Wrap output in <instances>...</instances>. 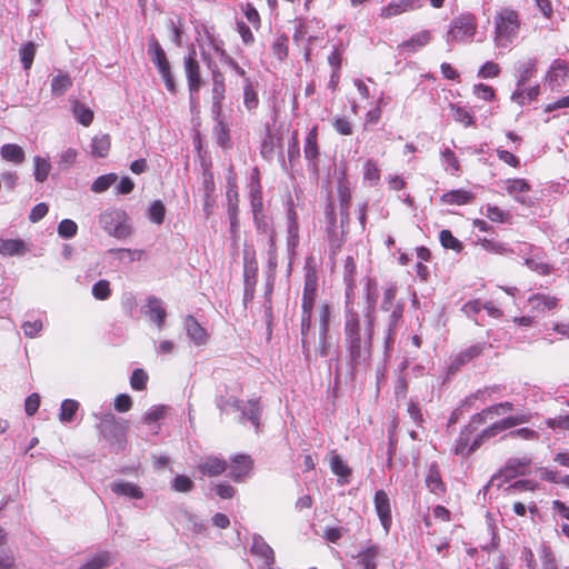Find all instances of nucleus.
Listing matches in <instances>:
<instances>
[{
  "label": "nucleus",
  "instance_id": "a211bd4d",
  "mask_svg": "<svg viewBox=\"0 0 569 569\" xmlns=\"http://www.w3.org/2000/svg\"><path fill=\"white\" fill-rule=\"evenodd\" d=\"M252 466L253 461L250 456L236 455L231 459L229 476L233 481L241 482L249 475Z\"/></svg>",
  "mask_w": 569,
  "mask_h": 569
},
{
  "label": "nucleus",
  "instance_id": "864d4df0",
  "mask_svg": "<svg viewBox=\"0 0 569 569\" xmlns=\"http://www.w3.org/2000/svg\"><path fill=\"white\" fill-rule=\"evenodd\" d=\"M214 51L220 56V60L226 66L230 67L232 70L236 71L237 74L246 79V71L243 68H241L238 62L229 56L219 44L213 43Z\"/></svg>",
  "mask_w": 569,
  "mask_h": 569
},
{
  "label": "nucleus",
  "instance_id": "cd10ccee",
  "mask_svg": "<svg viewBox=\"0 0 569 569\" xmlns=\"http://www.w3.org/2000/svg\"><path fill=\"white\" fill-rule=\"evenodd\" d=\"M487 343H476L463 351H461L451 362L449 369L451 371L459 370L460 367L470 362L472 359L479 357L485 349L487 348Z\"/></svg>",
  "mask_w": 569,
  "mask_h": 569
},
{
  "label": "nucleus",
  "instance_id": "bf43d9fd",
  "mask_svg": "<svg viewBox=\"0 0 569 569\" xmlns=\"http://www.w3.org/2000/svg\"><path fill=\"white\" fill-rule=\"evenodd\" d=\"M330 319L331 307L327 303H323L319 312V336H322V338L329 335Z\"/></svg>",
  "mask_w": 569,
  "mask_h": 569
},
{
  "label": "nucleus",
  "instance_id": "0eeeda50",
  "mask_svg": "<svg viewBox=\"0 0 569 569\" xmlns=\"http://www.w3.org/2000/svg\"><path fill=\"white\" fill-rule=\"evenodd\" d=\"M257 276H258V262L256 260L254 253H250L248 250L243 251V286L244 300H251L254 295V288L257 284Z\"/></svg>",
  "mask_w": 569,
  "mask_h": 569
},
{
  "label": "nucleus",
  "instance_id": "37998d69",
  "mask_svg": "<svg viewBox=\"0 0 569 569\" xmlns=\"http://www.w3.org/2000/svg\"><path fill=\"white\" fill-rule=\"evenodd\" d=\"M287 231H288V238H287L288 250L293 253L299 243V226H298L296 216H288Z\"/></svg>",
  "mask_w": 569,
  "mask_h": 569
},
{
  "label": "nucleus",
  "instance_id": "c9c22d12",
  "mask_svg": "<svg viewBox=\"0 0 569 569\" xmlns=\"http://www.w3.org/2000/svg\"><path fill=\"white\" fill-rule=\"evenodd\" d=\"M356 263L352 257H347L343 266V281L346 283V301H350V296L355 287Z\"/></svg>",
  "mask_w": 569,
  "mask_h": 569
},
{
  "label": "nucleus",
  "instance_id": "ea45409f",
  "mask_svg": "<svg viewBox=\"0 0 569 569\" xmlns=\"http://www.w3.org/2000/svg\"><path fill=\"white\" fill-rule=\"evenodd\" d=\"M111 563V557L108 551H99L89 558L81 567L78 569H103L109 567Z\"/></svg>",
  "mask_w": 569,
  "mask_h": 569
},
{
  "label": "nucleus",
  "instance_id": "f8f14e48",
  "mask_svg": "<svg viewBox=\"0 0 569 569\" xmlns=\"http://www.w3.org/2000/svg\"><path fill=\"white\" fill-rule=\"evenodd\" d=\"M240 419L239 421L241 423H244L249 421L251 426L254 428V430L258 432L261 425V417H262V406L260 403L259 398L249 399L248 401L241 400V408H240Z\"/></svg>",
  "mask_w": 569,
  "mask_h": 569
},
{
  "label": "nucleus",
  "instance_id": "e2e57ef3",
  "mask_svg": "<svg viewBox=\"0 0 569 569\" xmlns=\"http://www.w3.org/2000/svg\"><path fill=\"white\" fill-rule=\"evenodd\" d=\"M148 375L143 369H134L130 377V386L132 389L141 391L146 389Z\"/></svg>",
  "mask_w": 569,
  "mask_h": 569
},
{
  "label": "nucleus",
  "instance_id": "20e7f679",
  "mask_svg": "<svg viewBox=\"0 0 569 569\" xmlns=\"http://www.w3.org/2000/svg\"><path fill=\"white\" fill-rule=\"evenodd\" d=\"M476 31V17L471 13H462L452 20L451 27L446 34V41L449 44L453 42H469L472 40Z\"/></svg>",
  "mask_w": 569,
  "mask_h": 569
},
{
  "label": "nucleus",
  "instance_id": "0e129e2a",
  "mask_svg": "<svg viewBox=\"0 0 569 569\" xmlns=\"http://www.w3.org/2000/svg\"><path fill=\"white\" fill-rule=\"evenodd\" d=\"M272 53L279 59L283 60L288 56V37L281 34L277 37L272 43Z\"/></svg>",
  "mask_w": 569,
  "mask_h": 569
},
{
  "label": "nucleus",
  "instance_id": "2f4dec72",
  "mask_svg": "<svg viewBox=\"0 0 569 569\" xmlns=\"http://www.w3.org/2000/svg\"><path fill=\"white\" fill-rule=\"evenodd\" d=\"M426 486L430 490V492L435 495H442L446 491V486L441 479L439 467L436 462H432L429 466L426 476Z\"/></svg>",
  "mask_w": 569,
  "mask_h": 569
},
{
  "label": "nucleus",
  "instance_id": "a18cd8bd",
  "mask_svg": "<svg viewBox=\"0 0 569 569\" xmlns=\"http://www.w3.org/2000/svg\"><path fill=\"white\" fill-rule=\"evenodd\" d=\"M396 295H397V288L395 286L390 284L387 288H385L382 301L380 305V309L383 312L390 313V312H392V310L396 309V307L398 305H403L402 302L396 301Z\"/></svg>",
  "mask_w": 569,
  "mask_h": 569
},
{
  "label": "nucleus",
  "instance_id": "72a5a7b5",
  "mask_svg": "<svg viewBox=\"0 0 569 569\" xmlns=\"http://www.w3.org/2000/svg\"><path fill=\"white\" fill-rule=\"evenodd\" d=\"M378 556H379L378 546H376V545L369 546L358 553V556H357L358 563L363 569H376Z\"/></svg>",
  "mask_w": 569,
  "mask_h": 569
},
{
  "label": "nucleus",
  "instance_id": "4468645a",
  "mask_svg": "<svg viewBox=\"0 0 569 569\" xmlns=\"http://www.w3.org/2000/svg\"><path fill=\"white\" fill-rule=\"evenodd\" d=\"M373 502L381 526L383 527L385 532L388 533L392 525V516L390 499L387 492L382 489L377 490L375 493Z\"/></svg>",
  "mask_w": 569,
  "mask_h": 569
},
{
  "label": "nucleus",
  "instance_id": "dca6fc26",
  "mask_svg": "<svg viewBox=\"0 0 569 569\" xmlns=\"http://www.w3.org/2000/svg\"><path fill=\"white\" fill-rule=\"evenodd\" d=\"M303 153L308 161V169L315 173L318 172V158L320 152L318 147V128L316 126L309 130L306 137Z\"/></svg>",
  "mask_w": 569,
  "mask_h": 569
},
{
  "label": "nucleus",
  "instance_id": "4d7b16f0",
  "mask_svg": "<svg viewBox=\"0 0 569 569\" xmlns=\"http://www.w3.org/2000/svg\"><path fill=\"white\" fill-rule=\"evenodd\" d=\"M19 54L23 69L29 70L36 56V44L33 42H27L20 48Z\"/></svg>",
  "mask_w": 569,
  "mask_h": 569
},
{
  "label": "nucleus",
  "instance_id": "b1692460",
  "mask_svg": "<svg viewBox=\"0 0 569 569\" xmlns=\"http://www.w3.org/2000/svg\"><path fill=\"white\" fill-rule=\"evenodd\" d=\"M506 189L517 201L529 204L531 203L530 186L525 179H512L506 181Z\"/></svg>",
  "mask_w": 569,
  "mask_h": 569
},
{
  "label": "nucleus",
  "instance_id": "5fc2aeb1",
  "mask_svg": "<svg viewBox=\"0 0 569 569\" xmlns=\"http://www.w3.org/2000/svg\"><path fill=\"white\" fill-rule=\"evenodd\" d=\"M214 117H217L214 114ZM217 119V126L214 127V134L217 139V143L222 148H228L230 146V133L228 126L220 119Z\"/></svg>",
  "mask_w": 569,
  "mask_h": 569
},
{
  "label": "nucleus",
  "instance_id": "4c0bfd02",
  "mask_svg": "<svg viewBox=\"0 0 569 569\" xmlns=\"http://www.w3.org/2000/svg\"><path fill=\"white\" fill-rule=\"evenodd\" d=\"M0 152L4 160L17 164L22 163L26 158L23 149L16 143L3 144Z\"/></svg>",
  "mask_w": 569,
  "mask_h": 569
},
{
  "label": "nucleus",
  "instance_id": "603ef678",
  "mask_svg": "<svg viewBox=\"0 0 569 569\" xmlns=\"http://www.w3.org/2000/svg\"><path fill=\"white\" fill-rule=\"evenodd\" d=\"M363 178L371 186L375 187L380 181V170L376 161L369 159L363 166Z\"/></svg>",
  "mask_w": 569,
  "mask_h": 569
},
{
  "label": "nucleus",
  "instance_id": "473e14b6",
  "mask_svg": "<svg viewBox=\"0 0 569 569\" xmlns=\"http://www.w3.org/2000/svg\"><path fill=\"white\" fill-rule=\"evenodd\" d=\"M431 40V34L428 30H423L413 34L409 40L403 41L399 44L401 51L413 53L420 48L425 47Z\"/></svg>",
  "mask_w": 569,
  "mask_h": 569
},
{
  "label": "nucleus",
  "instance_id": "09e8293b",
  "mask_svg": "<svg viewBox=\"0 0 569 569\" xmlns=\"http://www.w3.org/2000/svg\"><path fill=\"white\" fill-rule=\"evenodd\" d=\"M118 181L116 173H107L98 177L91 184V191L94 193H102L107 191Z\"/></svg>",
  "mask_w": 569,
  "mask_h": 569
},
{
  "label": "nucleus",
  "instance_id": "c756f323",
  "mask_svg": "<svg viewBox=\"0 0 569 569\" xmlns=\"http://www.w3.org/2000/svg\"><path fill=\"white\" fill-rule=\"evenodd\" d=\"M110 488L113 493H116L118 496H123V497H127L130 499L139 500V499H142L144 496L142 489L133 482H128V481H122V480L113 481L110 485Z\"/></svg>",
  "mask_w": 569,
  "mask_h": 569
},
{
  "label": "nucleus",
  "instance_id": "f3484780",
  "mask_svg": "<svg viewBox=\"0 0 569 569\" xmlns=\"http://www.w3.org/2000/svg\"><path fill=\"white\" fill-rule=\"evenodd\" d=\"M569 76V68L565 60L556 59L546 74V82L553 90L561 87Z\"/></svg>",
  "mask_w": 569,
  "mask_h": 569
},
{
  "label": "nucleus",
  "instance_id": "4be33fe9",
  "mask_svg": "<svg viewBox=\"0 0 569 569\" xmlns=\"http://www.w3.org/2000/svg\"><path fill=\"white\" fill-rule=\"evenodd\" d=\"M422 6L421 0H398L391 1L388 6L381 9L380 16L385 19L392 18L403 12L419 9Z\"/></svg>",
  "mask_w": 569,
  "mask_h": 569
},
{
  "label": "nucleus",
  "instance_id": "79ce46f5",
  "mask_svg": "<svg viewBox=\"0 0 569 569\" xmlns=\"http://www.w3.org/2000/svg\"><path fill=\"white\" fill-rule=\"evenodd\" d=\"M72 113L74 119L84 127L90 126L93 120V111L78 100L73 102Z\"/></svg>",
  "mask_w": 569,
  "mask_h": 569
},
{
  "label": "nucleus",
  "instance_id": "f704fd0d",
  "mask_svg": "<svg viewBox=\"0 0 569 569\" xmlns=\"http://www.w3.org/2000/svg\"><path fill=\"white\" fill-rule=\"evenodd\" d=\"M472 199L473 194L470 191L463 189L451 190L441 197L442 202L455 206L469 203Z\"/></svg>",
  "mask_w": 569,
  "mask_h": 569
},
{
  "label": "nucleus",
  "instance_id": "de8ad7c7",
  "mask_svg": "<svg viewBox=\"0 0 569 569\" xmlns=\"http://www.w3.org/2000/svg\"><path fill=\"white\" fill-rule=\"evenodd\" d=\"M226 197H227V201H228V213H237L238 210H239V207H238V191H237V186H236V182H234V178L233 177H229L228 180H227V191H226Z\"/></svg>",
  "mask_w": 569,
  "mask_h": 569
},
{
  "label": "nucleus",
  "instance_id": "3c124183",
  "mask_svg": "<svg viewBox=\"0 0 569 569\" xmlns=\"http://www.w3.org/2000/svg\"><path fill=\"white\" fill-rule=\"evenodd\" d=\"M109 253L116 256L120 261L128 260L129 262L139 261L142 259L144 251L138 249H110Z\"/></svg>",
  "mask_w": 569,
  "mask_h": 569
},
{
  "label": "nucleus",
  "instance_id": "338daca9",
  "mask_svg": "<svg viewBox=\"0 0 569 569\" xmlns=\"http://www.w3.org/2000/svg\"><path fill=\"white\" fill-rule=\"evenodd\" d=\"M193 481L183 475L177 476L171 482V488L178 492H189L193 489Z\"/></svg>",
  "mask_w": 569,
  "mask_h": 569
},
{
  "label": "nucleus",
  "instance_id": "412c9836",
  "mask_svg": "<svg viewBox=\"0 0 569 569\" xmlns=\"http://www.w3.org/2000/svg\"><path fill=\"white\" fill-rule=\"evenodd\" d=\"M379 290L375 280L368 279L365 287L366 306L362 310V317L376 321L377 302Z\"/></svg>",
  "mask_w": 569,
  "mask_h": 569
},
{
  "label": "nucleus",
  "instance_id": "9b49d317",
  "mask_svg": "<svg viewBox=\"0 0 569 569\" xmlns=\"http://www.w3.org/2000/svg\"><path fill=\"white\" fill-rule=\"evenodd\" d=\"M523 421L525 420L521 417H507L502 420L492 423L490 427L483 429L481 433L477 436V438L470 445V450H477L482 443L483 439L495 437L499 432L512 428L519 423H522Z\"/></svg>",
  "mask_w": 569,
  "mask_h": 569
},
{
  "label": "nucleus",
  "instance_id": "58836bf2",
  "mask_svg": "<svg viewBox=\"0 0 569 569\" xmlns=\"http://www.w3.org/2000/svg\"><path fill=\"white\" fill-rule=\"evenodd\" d=\"M72 86V79L68 73L59 71L51 80V92L54 96H62Z\"/></svg>",
  "mask_w": 569,
  "mask_h": 569
},
{
  "label": "nucleus",
  "instance_id": "a19ab883",
  "mask_svg": "<svg viewBox=\"0 0 569 569\" xmlns=\"http://www.w3.org/2000/svg\"><path fill=\"white\" fill-rule=\"evenodd\" d=\"M33 177L37 182H44L50 173L51 164L48 158L36 156L33 158Z\"/></svg>",
  "mask_w": 569,
  "mask_h": 569
},
{
  "label": "nucleus",
  "instance_id": "a878e982",
  "mask_svg": "<svg viewBox=\"0 0 569 569\" xmlns=\"http://www.w3.org/2000/svg\"><path fill=\"white\" fill-rule=\"evenodd\" d=\"M184 329L188 338L197 346L207 343L208 333L206 329L197 321L193 316H187L184 319Z\"/></svg>",
  "mask_w": 569,
  "mask_h": 569
},
{
  "label": "nucleus",
  "instance_id": "680f3d73",
  "mask_svg": "<svg viewBox=\"0 0 569 569\" xmlns=\"http://www.w3.org/2000/svg\"><path fill=\"white\" fill-rule=\"evenodd\" d=\"M91 292L97 300H107L111 296L110 282L104 279L97 281Z\"/></svg>",
  "mask_w": 569,
  "mask_h": 569
},
{
  "label": "nucleus",
  "instance_id": "5701e85b",
  "mask_svg": "<svg viewBox=\"0 0 569 569\" xmlns=\"http://www.w3.org/2000/svg\"><path fill=\"white\" fill-rule=\"evenodd\" d=\"M101 223L110 236L123 239L130 236L131 226L127 219L113 220V216H102Z\"/></svg>",
  "mask_w": 569,
  "mask_h": 569
},
{
  "label": "nucleus",
  "instance_id": "423d86ee",
  "mask_svg": "<svg viewBox=\"0 0 569 569\" xmlns=\"http://www.w3.org/2000/svg\"><path fill=\"white\" fill-rule=\"evenodd\" d=\"M349 216H327L326 232L332 253H336L343 243L345 226Z\"/></svg>",
  "mask_w": 569,
  "mask_h": 569
},
{
  "label": "nucleus",
  "instance_id": "7ed1b4c3",
  "mask_svg": "<svg viewBox=\"0 0 569 569\" xmlns=\"http://www.w3.org/2000/svg\"><path fill=\"white\" fill-rule=\"evenodd\" d=\"M99 429L102 437L112 446H116L117 451L124 449L127 433L126 422L117 420L113 413L108 412L100 418Z\"/></svg>",
  "mask_w": 569,
  "mask_h": 569
},
{
  "label": "nucleus",
  "instance_id": "774afa93",
  "mask_svg": "<svg viewBox=\"0 0 569 569\" xmlns=\"http://www.w3.org/2000/svg\"><path fill=\"white\" fill-rule=\"evenodd\" d=\"M78 151L73 148H68L59 154L58 164L62 170L70 168L77 160Z\"/></svg>",
  "mask_w": 569,
  "mask_h": 569
},
{
  "label": "nucleus",
  "instance_id": "e433bc0d",
  "mask_svg": "<svg viewBox=\"0 0 569 569\" xmlns=\"http://www.w3.org/2000/svg\"><path fill=\"white\" fill-rule=\"evenodd\" d=\"M536 59H527L525 61L519 62L517 71H518V81L517 87L525 86L531 77L536 72Z\"/></svg>",
  "mask_w": 569,
  "mask_h": 569
},
{
  "label": "nucleus",
  "instance_id": "bb28decb",
  "mask_svg": "<svg viewBox=\"0 0 569 569\" xmlns=\"http://www.w3.org/2000/svg\"><path fill=\"white\" fill-rule=\"evenodd\" d=\"M227 469V461L219 457L210 456L204 458L198 465V471L208 477H216L223 473Z\"/></svg>",
  "mask_w": 569,
  "mask_h": 569
},
{
  "label": "nucleus",
  "instance_id": "c03bdc74",
  "mask_svg": "<svg viewBox=\"0 0 569 569\" xmlns=\"http://www.w3.org/2000/svg\"><path fill=\"white\" fill-rule=\"evenodd\" d=\"M79 409V402L73 399H66L60 407L59 419L62 423L73 421L74 415Z\"/></svg>",
  "mask_w": 569,
  "mask_h": 569
},
{
  "label": "nucleus",
  "instance_id": "052dcab7",
  "mask_svg": "<svg viewBox=\"0 0 569 569\" xmlns=\"http://www.w3.org/2000/svg\"><path fill=\"white\" fill-rule=\"evenodd\" d=\"M439 239L441 246L446 249H452L457 252H460L462 249L461 242L456 237H453L449 230L440 231Z\"/></svg>",
  "mask_w": 569,
  "mask_h": 569
},
{
  "label": "nucleus",
  "instance_id": "13d9d810",
  "mask_svg": "<svg viewBox=\"0 0 569 569\" xmlns=\"http://www.w3.org/2000/svg\"><path fill=\"white\" fill-rule=\"evenodd\" d=\"M216 406L222 413L228 412L230 409L237 411L241 408V400L232 396H219L216 398Z\"/></svg>",
  "mask_w": 569,
  "mask_h": 569
},
{
  "label": "nucleus",
  "instance_id": "aec40b11",
  "mask_svg": "<svg viewBox=\"0 0 569 569\" xmlns=\"http://www.w3.org/2000/svg\"><path fill=\"white\" fill-rule=\"evenodd\" d=\"M251 553L263 560L264 566H273L276 562L274 551L267 543L264 538L258 533L252 536Z\"/></svg>",
  "mask_w": 569,
  "mask_h": 569
},
{
  "label": "nucleus",
  "instance_id": "9d476101",
  "mask_svg": "<svg viewBox=\"0 0 569 569\" xmlns=\"http://www.w3.org/2000/svg\"><path fill=\"white\" fill-rule=\"evenodd\" d=\"M318 289V274L317 270L312 266H306L305 272V286L302 293V311H312L316 302Z\"/></svg>",
  "mask_w": 569,
  "mask_h": 569
},
{
  "label": "nucleus",
  "instance_id": "7c9ffc66",
  "mask_svg": "<svg viewBox=\"0 0 569 569\" xmlns=\"http://www.w3.org/2000/svg\"><path fill=\"white\" fill-rule=\"evenodd\" d=\"M528 303L531 307V310L537 312H546L557 308L558 299L553 296L535 293L529 297Z\"/></svg>",
  "mask_w": 569,
  "mask_h": 569
},
{
  "label": "nucleus",
  "instance_id": "6e6d98bb",
  "mask_svg": "<svg viewBox=\"0 0 569 569\" xmlns=\"http://www.w3.org/2000/svg\"><path fill=\"white\" fill-rule=\"evenodd\" d=\"M470 433H471V431H469L467 428L460 432L459 438L457 439L456 446L453 449L455 455L468 456L469 453H471L473 451V450H470V446H469Z\"/></svg>",
  "mask_w": 569,
  "mask_h": 569
},
{
  "label": "nucleus",
  "instance_id": "6e6552de",
  "mask_svg": "<svg viewBox=\"0 0 569 569\" xmlns=\"http://www.w3.org/2000/svg\"><path fill=\"white\" fill-rule=\"evenodd\" d=\"M403 315V305H398L392 312L387 315L383 320V346L385 352L388 355L395 343L396 330L398 329Z\"/></svg>",
  "mask_w": 569,
  "mask_h": 569
},
{
  "label": "nucleus",
  "instance_id": "c85d7f7f",
  "mask_svg": "<svg viewBox=\"0 0 569 569\" xmlns=\"http://www.w3.org/2000/svg\"><path fill=\"white\" fill-rule=\"evenodd\" d=\"M248 187L252 213H259L262 210V192L259 181V171L257 168L252 171Z\"/></svg>",
  "mask_w": 569,
  "mask_h": 569
},
{
  "label": "nucleus",
  "instance_id": "f257e3e1",
  "mask_svg": "<svg viewBox=\"0 0 569 569\" xmlns=\"http://www.w3.org/2000/svg\"><path fill=\"white\" fill-rule=\"evenodd\" d=\"M375 320L361 318L350 301H346L345 308V347L352 372L366 367L372 353V337Z\"/></svg>",
  "mask_w": 569,
  "mask_h": 569
},
{
  "label": "nucleus",
  "instance_id": "393cba45",
  "mask_svg": "<svg viewBox=\"0 0 569 569\" xmlns=\"http://www.w3.org/2000/svg\"><path fill=\"white\" fill-rule=\"evenodd\" d=\"M147 308L149 319L157 325L159 330H162L164 328L167 317V311L162 301L154 296H150L147 299Z\"/></svg>",
  "mask_w": 569,
  "mask_h": 569
},
{
  "label": "nucleus",
  "instance_id": "6ab92c4d",
  "mask_svg": "<svg viewBox=\"0 0 569 569\" xmlns=\"http://www.w3.org/2000/svg\"><path fill=\"white\" fill-rule=\"evenodd\" d=\"M32 244L22 239L0 238V254L6 257H22L31 251Z\"/></svg>",
  "mask_w": 569,
  "mask_h": 569
},
{
  "label": "nucleus",
  "instance_id": "ddd939ff",
  "mask_svg": "<svg viewBox=\"0 0 569 569\" xmlns=\"http://www.w3.org/2000/svg\"><path fill=\"white\" fill-rule=\"evenodd\" d=\"M208 67L212 74V113L218 118L221 116L222 101L224 99V77L217 66H211L210 61L208 62Z\"/></svg>",
  "mask_w": 569,
  "mask_h": 569
},
{
  "label": "nucleus",
  "instance_id": "2eb2a0df",
  "mask_svg": "<svg viewBox=\"0 0 569 569\" xmlns=\"http://www.w3.org/2000/svg\"><path fill=\"white\" fill-rule=\"evenodd\" d=\"M529 253L525 258V264L540 276H548L553 272L552 264L546 261V254L538 248L529 246Z\"/></svg>",
  "mask_w": 569,
  "mask_h": 569
},
{
  "label": "nucleus",
  "instance_id": "8fccbe9b",
  "mask_svg": "<svg viewBox=\"0 0 569 569\" xmlns=\"http://www.w3.org/2000/svg\"><path fill=\"white\" fill-rule=\"evenodd\" d=\"M243 104L248 110H253L259 104V99L252 82L249 78L244 79L243 84Z\"/></svg>",
  "mask_w": 569,
  "mask_h": 569
},
{
  "label": "nucleus",
  "instance_id": "39448f33",
  "mask_svg": "<svg viewBox=\"0 0 569 569\" xmlns=\"http://www.w3.org/2000/svg\"><path fill=\"white\" fill-rule=\"evenodd\" d=\"M531 462L530 458H510L507 460L505 467L495 473L490 481L485 486V490H489L492 487L498 489L502 487L503 482L516 478L517 476L525 475V468Z\"/></svg>",
  "mask_w": 569,
  "mask_h": 569
},
{
  "label": "nucleus",
  "instance_id": "69168bd1",
  "mask_svg": "<svg viewBox=\"0 0 569 569\" xmlns=\"http://www.w3.org/2000/svg\"><path fill=\"white\" fill-rule=\"evenodd\" d=\"M441 158L446 170H450L451 174H456L459 171V161L457 160L455 153L449 148H446L441 152Z\"/></svg>",
  "mask_w": 569,
  "mask_h": 569
},
{
  "label": "nucleus",
  "instance_id": "f03ea898",
  "mask_svg": "<svg viewBox=\"0 0 569 569\" xmlns=\"http://www.w3.org/2000/svg\"><path fill=\"white\" fill-rule=\"evenodd\" d=\"M495 44L498 48H508L518 37L521 20L518 11L506 7L500 9L493 19Z\"/></svg>",
  "mask_w": 569,
  "mask_h": 569
},
{
  "label": "nucleus",
  "instance_id": "1a4fd4ad",
  "mask_svg": "<svg viewBox=\"0 0 569 569\" xmlns=\"http://www.w3.org/2000/svg\"><path fill=\"white\" fill-rule=\"evenodd\" d=\"M183 66L191 96L198 93L202 86V81L200 77V64L197 60V52L194 48H191L184 57Z\"/></svg>",
  "mask_w": 569,
  "mask_h": 569
},
{
  "label": "nucleus",
  "instance_id": "49530a36",
  "mask_svg": "<svg viewBox=\"0 0 569 569\" xmlns=\"http://www.w3.org/2000/svg\"><path fill=\"white\" fill-rule=\"evenodd\" d=\"M110 149V138L108 134L94 136L91 142V153L97 157H106Z\"/></svg>",
  "mask_w": 569,
  "mask_h": 569
}]
</instances>
